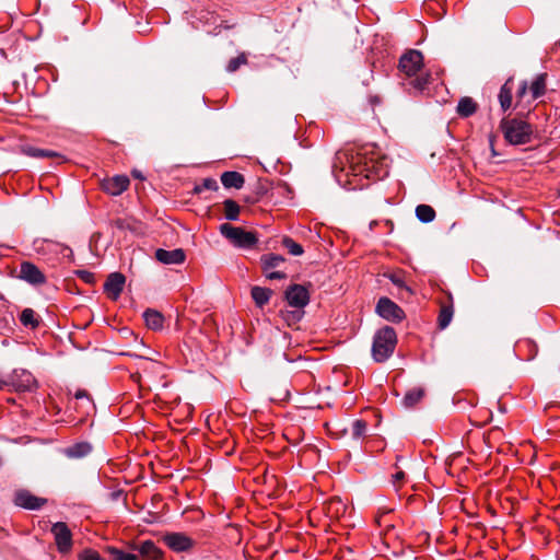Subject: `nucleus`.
I'll use <instances>...</instances> for the list:
<instances>
[{
	"mask_svg": "<svg viewBox=\"0 0 560 560\" xmlns=\"http://www.w3.org/2000/svg\"><path fill=\"white\" fill-rule=\"evenodd\" d=\"M397 337L394 328L386 326L376 331L373 346L372 357L376 362L386 361L394 352Z\"/></svg>",
	"mask_w": 560,
	"mask_h": 560,
	"instance_id": "4",
	"label": "nucleus"
},
{
	"mask_svg": "<svg viewBox=\"0 0 560 560\" xmlns=\"http://www.w3.org/2000/svg\"><path fill=\"white\" fill-rule=\"evenodd\" d=\"M77 399H81L83 397H88L86 393L84 390H78L74 395Z\"/></svg>",
	"mask_w": 560,
	"mask_h": 560,
	"instance_id": "44",
	"label": "nucleus"
},
{
	"mask_svg": "<svg viewBox=\"0 0 560 560\" xmlns=\"http://www.w3.org/2000/svg\"><path fill=\"white\" fill-rule=\"evenodd\" d=\"M132 175L136 177V178H139V179H143L144 177L142 176L141 172L135 170L132 171Z\"/></svg>",
	"mask_w": 560,
	"mask_h": 560,
	"instance_id": "45",
	"label": "nucleus"
},
{
	"mask_svg": "<svg viewBox=\"0 0 560 560\" xmlns=\"http://www.w3.org/2000/svg\"><path fill=\"white\" fill-rule=\"evenodd\" d=\"M546 74H539L532 83L530 91L533 98L536 100L545 93Z\"/></svg>",
	"mask_w": 560,
	"mask_h": 560,
	"instance_id": "28",
	"label": "nucleus"
},
{
	"mask_svg": "<svg viewBox=\"0 0 560 560\" xmlns=\"http://www.w3.org/2000/svg\"><path fill=\"white\" fill-rule=\"evenodd\" d=\"M283 261H284V258L280 255L270 254V255H264L261 257V264H262V268H264L265 272L269 271L270 269L277 268Z\"/></svg>",
	"mask_w": 560,
	"mask_h": 560,
	"instance_id": "26",
	"label": "nucleus"
},
{
	"mask_svg": "<svg viewBox=\"0 0 560 560\" xmlns=\"http://www.w3.org/2000/svg\"><path fill=\"white\" fill-rule=\"evenodd\" d=\"M155 258L164 265H179L185 261L186 255L184 250L180 248H176L173 250L159 248L155 252Z\"/></svg>",
	"mask_w": 560,
	"mask_h": 560,
	"instance_id": "13",
	"label": "nucleus"
},
{
	"mask_svg": "<svg viewBox=\"0 0 560 560\" xmlns=\"http://www.w3.org/2000/svg\"><path fill=\"white\" fill-rule=\"evenodd\" d=\"M266 276L270 280L284 279L285 278V273L281 272V271H270V272L267 271Z\"/></svg>",
	"mask_w": 560,
	"mask_h": 560,
	"instance_id": "38",
	"label": "nucleus"
},
{
	"mask_svg": "<svg viewBox=\"0 0 560 560\" xmlns=\"http://www.w3.org/2000/svg\"><path fill=\"white\" fill-rule=\"evenodd\" d=\"M349 170L353 176L363 175L368 179H382L389 173V161L375 150H365L351 158Z\"/></svg>",
	"mask_w": 560,
	"mask_h": 560,
	"instance_id": "1",
	"label": "nucleus"
},
{
	"mask_svg": "<svg viewBox=\"0 0 560 560\" xmlns=\"http://www.w3.org/2000/svg\"><path fill=\"white\" fill-rule=\"evenodd\" d=\"M285 299L290 306L303 308L310 302V294L305 287L293 284L287 289Z\"/></svg>",
	"mask_w": 560,
	"mask_h": 560,
	"instance_id": "10",
	"label": "nucleus"
},
{
	"mask_svg": "<svg viewBox=\"0 0 560 560\" xmlns=\"http://www.w3.org/2000/svg\"><path fill=\"white\" fill-rule=\"evenodd\" d=\"M423 67V56L419 50L411 49L404 54L399 59V69L407 77H416L411 84L418 91H424L430 82L431 75L429 73L418 72Z\"/></svg>",
	"mask_w": 560,
	"mask_h": 560,
	"instance_id": "2",
	"label": "nucleus"
},
{
	"mask_svg": "<svg viewBox=\"0 0 560 560\" xmlns=\"http://www.w3.org/2000/svg\"><path fill=\"white\" fill-rule=\"evenodd\" d=\"M3 384L16 392H31L36 387V380L31 372L20 369L14 370Z\"/></svg>",
	"mask_w": 560,
	"mask_h": 560,
	"instance_id": "6",
	"label": "nucleus"
},
{
	"mask_svg": "<svg viewBox=\"0 0 560 560\" xmlns=\"http://www.w3.org/2000/svg\"><path fill=\"white\" fill-rule=\"evenodd\" d=\"M377 314L390 322H399L404 318L402 310L387 298H381L376 305Z\"/></svg>",
	"mask_w": 560,
	"mask_h": 560,
	"instance_id": "8",
	"label": "nucleus"
},
{
	"mask_svg": "<svg viewBox=\"0 0 560 560\" xmlns=\"http://www.w3.org/2000/svg\"><path fill=\"white\" fill-rule=\"evenodd\" d=\"M389 278H390V280H392V282H393L394 284H396L397 287L402 288V289H405V290L409 291V289H408L407 287H405V285H404V282H402V280H401V278H400V277H398V276H396V275H392Z\"/></svg>",
	"mask_w": 560,
	"mask_h": 560,
	"instance_id": "39",
	"label": "nucleus"
},
{
	"mask_svg": "<svg viewBox=\"0 0 560 560\" xmlns=\"http://www.w3.org/2000/svg\"><path fill=\"white\" fill-rule=\"evenodd\" d=\"M217 183L212 179H206L203 182V186L207 188V189H213L215 187Z\"/></svg>",
	"mask_w": 560,
	"mask_h": 560,
	"instance_id": "41",
	"label": "nucleus"
},
{
	"mask_svg": "<svg viewBox=\"0 0 560 560\" xmlns=\"http://www.w3.org/2000/svg\"><path fill=\"white\" fill-rule=\"evenodd\" d=\"M366 431V422L363 420H354L351 422L350 432L353 439H360Z\"/></svg>",
	"mask_w": 560,
	"mask_h": 560,
	"instance_id": "31",
	"label": "nucleus"
},
{
	"mask_svg": "<svg viewBox=\"0 0 560 560\" xmlns=\"http://www.w3.org/2000/svg\"><path fill=\"white\" fill-rule=\"evenodd\" d=\"M143 317L145 320V325L149 328H151L153 330H158V329L162 328L164 319H163V316L159 312L148 310L144 312Z\"/></svg>",
	"mask_w": 560,
	"mask_h": 560,
	"instance_id": "21",
	"label": "nucleus"
},
{
	"mask_svg": "<svg viewBox=\"0 0 560 560\" xmlns=\"http://www.w3.org/2000/svg\"><path fill=\"white\" fill-rule=\"evenodd\" d=\"M220 232L234 247L241 249H253L258 243V236L255 232L229 223L221 224Z\"/></svg>",
	"mask_w": 560,
	"mask_h": 560,
	"instance_id": "5",
	"label": "nucleus"
},
{
	"mask_svg": "<svg viewBox=\"0 0 560 560\" xmlns=\"http://www.w3.org/2000/svg\"><path fill=\"white\" fill-rule=\"evenodd\" d=\"M104 189L113 195L118 196L122 194L129 186V179L127 176L117 175L104 183Z\"/></svg>",
	"mask_w": 560,
	"mask_h": 560,
	"instance_id": "15",
	"label": "nucleus"
},
{
	"mask_svg": "<svg viewBox=\"0 0 560 560\" xmlns=\"http://www.w3.org/2000/svg\"><path fill=\"white\" fill-rule=\"evenodd\" d=\"M526 91H527V83L525 81H523L518 88L517 97L522 98L526 94Z\"/></svg>",
	"mask_w": 560,
	"mask_h": 560,
	"instance_id": "40",
	"label": "nucleus"
},
{
	"mask_svg": "<svg viewBox=\"0 0 560 560\" xmlns=\"http://www.w3.org/2000/svg\"><path fill=\"white\" fill-rule=\"evenodd\" d=\"M453 314L454 311L452 305L442 306L438 318L439 327L441 329H445L451 324Z\"/></svg>",
	"mask_w": 560,
	"mask_h": 560,
	"instance_id": "27",
	"label": "nucleus"
},
{
	"mask_svg": "<svg viewBox=\"0 0 560 560\" xmlns=\"http://www.w3.org/2000/svg\"><path fill=\"white\" fill-rule=\"evenodd\" d=\"M221 182L225 188L240 189L244 185V177L237 172H224Z\"/></svg>",
	"mask_w": 560,
	"mask_h": 560,
	"instance_id": "18",
	"label": "nucleus"
},
{
	"mask_svg": "<svg viewBox=\"0 0 560 560\" xmlns=\"http://www.w3.org/2000/svg\"><path fill=\"white\" fill-rule=\"evenodd\" d=\"M80 560H104L100 553L92 549H85L80 553Z\"/></svg>",
	"mask_w": 560,
	"mask_h": 560,
	"instance_id": "35",
	"label": "nucleus"
},
{
	"mask_svg": "<svg viewBox=\"0 0 560 560\" xmlns=\"http://www.w3.org/2000/svg\"><path fill=\"white\" fill-rule=\"evenodd\" d=\"M108 552L113 560H137V556L133 553H127L118 548L109 547Z\"/></svg>",
	"mask_w": 560,
	"mask_h": 560,
	"instance_id": "33",
	"label": "nucleus"
},
{
	"mask_svg": "<svg viewBox=\"0 0 560 560\" xmlns=\"http://www.w3.org/2000/svg\"><path fill=\"white\" fill-rule=\"evenodd\" d=\"M224 206V215L230 221H235L240 214V206L231 199H228L223 203Z\"/></svg>",
	"mask_w": 560,
	"mask_h": 560,
	"instance_id": "29",
	"label": "nucleus"
},
{
	"mask_svg": "<svg viewBox=\"0 0 560 560\" xmlns=\"http://www.w3.org/2000/svg\"><path fill=\"white\" fill-rule=\"evenodd\" d=\"M19 278L32 285H40L46 282L45 275L31 261L21 262Z\"/></svg>",
	"mask_w": 560,
	"mask_h": 560,
	"instance_id": "9",
	"label": "nucleus"
},
{
	"mask_svg": "<svg viewBox=\"0 0 560 560\" xmlns=\"http://www.w3.org/2000/svg\"><path fill=\"white\" fill-rule=\"evenodd\" d=\"M416 215L417 218L423 222L429 223L432 222L435 218V211L431 206L428 205H419L416 208Z\"/></svg>",
	"mask_w": 560,
	"mask_h": 560,
	"instance_id": "24",
	"label": "nucleus"
},
{
	"mask_svg": "<svg viewBox=\"0 0 560 560\" xmlns=\"http://www.w3.org/2000/svg\"><path fill=\"white\" fill-rule=\"evenodd\" d=\"M51 533L59 552L66 553L72 548V534L66 523L58 522L54 524Z\"/></svg>",
	"mask_w": 560,
	"mask_h": 560,
	"instance_id": "7",
	"label": "nucleus"
},
{
	"mask_svg": "<svg viewBox=\"0 0 560 560\" xmlns=\"http://www.w3.org/2000/svg\"><path fill=\"white\" fill-rule=\"evenodd\" d=\"M500 128L504 139L513 145L526 144L530 141L533 129L532 126L524 120L503 118Z\"/></svg>",
	"mask_w": 560,
	"mask_h": 560,
	"instance_id": "3",
	"label": "nucleus"
},
{
	"mask_svg": "<svg viewBox=\"0 0 560 560\" xmlns=\"http://www.w3.org/2000/svg\"><path fill=\"white\" fill-rule=\"evenodd\" d=\"M271 293V290L261 287H254L252 289V298L255 301V303L260 307L268 303Z\"/></svg>",
	"mask_w": 560,
	"mask_h": 560,
	"instance_id": "23",
	"label": "nucleus"
},
{
	"mask_svg": "<svg viewBox=\"0 0 560 560\" xmlns=\"http://www.w3.org/2000/svg\"><path fill=\"white\" fill-rule=\"evenodd\" d=\"M23 154L35 158V159H45V158H57L59 154L52 150L39 149L33 145H23L21 148Z\"/></svg>",
	"mask_w": 560,
	"mask_h": 560,
	"instance_id": "17",
	"label": "nucleus"
},
{
	"mask_svg": "<svg viewBox=\"0 0 560 560\" xmlns=\"http://www.w3.org/2000/svg\"><path fill=\"white\" fill-rule=\"evenodd\" d=\"M92 451V446L88 442H79L71 446L62 448V454L68 458L78 459L85 457Z\"/></svg>",
	"mask_w": 560,
	"mask_h": 560,
	"instance_id": "16",
	"label": "nucleus"
},
{
	"mask_svg": "<svg viewBox=\"0 0 560 560\" xmlns=\"http://www.w3.org/2000/svg\"><path fill=\"white\" fill-rule=\"evenodd\" d=\"M511 80H508L501 88L499 93V102L503 110H508L512 105V88Z\"/></svg>",
	"mask_w": 560,
	"mask_h": 560,
	"instance_id": "22",
	"label": "nucleus"
},
{
	"mask_svg": "<svg viewBox=\"0 0 560 560\" xmlns=\"http://www.w3.org/2000/svg\"><path fill=\"white\" fill-rule=\"evenodd\" d=\"M477 110L476 102L468 96L462 97L457 105V114L460 117H469Z\"/></svg>",
	"mask_w": 560,
	"mask_h": 560,
	"instance_id": "19",
	"label": "nucleus"
},
{
	"mask_svg": "<svg viewBox=\"0 0 560 560\" xmlns=\"http://www.w3.org/2000/svg\"><path fill=\"white\" fill-rule=\"evenodd\" d=\"M77 275L85 282H92L94 280V275L86 270H78Z\"/></svg>",
	"mask_w": 560,
	"mask_h": 560,
	"instance_id": "37",
	"label": "nucleus"
},
{
	"mask_svg": "<svg viewBox=\"0 0 560 560\" xmlns=\"http://www.w3.org/2000/svg\"><path fill=\"white\" fill-rule=\"evenodd\" d=\"M246 62H247V58H246V55L243 52V54L238 55L236 58H233L229 61V63L226 66V70L229 72H234L240 68V66L245 65Z\"/></svg>",
	"mask_w": 560,
	"mask_h": 560,
	"instance_id": "34",
	"label": "nucleus"
},
{
	"mask_svg": "<svg viewBox=\"0 0 560 560\" xmlns=\"http://www.w3.org/2000/svg\"><path fill=\"white\" fill-rule=\"evenodd\" d=\"M343 160H346V161H348V162H349V158H348V155H347L346 153L338 152V153L336 154V161H335V163H334V165H332V172H334V174H335V176H336V178H337V180H338L339 183H340V180H341V179H340L339 175L337 174V167H338V163H342V162H343Z\"/></svg>",
	"mask_w": 560,
	"mask_h": 560,
	"instance_id": "36",
	"label": "nucleus"
},
{
	"mask_svg": "<svg viewBox=\"0 0 560 560\" xmlns=\"http://www.w3.org/2000/svg\"><path fill=\"white\" fill-rule=\"evenodd\" d=\"M167 547L176 552L187 551L194 546V540L183 533H172L164 536Z\"/></svg>",
	"mask_w": 560,
	"mask_h": 560,
	"instance_id": "12",
	"label": "nucleus"
},
{
	"mask_svg": "<svg viewBox=\"0 0 560 560\" xmlns=\"http://www.w3.org/2000/svg\"><path fill=\"white\" fill-rule=\"evenodd\" d=\"M61 253L65 257H68V258L72 257V250L69 247H65Z\"/></svg>",
	"mask_w": 560,
	"mask_h": 560,
	"instance_id": "43",
	"label": "nucleus"
},
{
	"mask_svg": "<svg viewBox=\"0 0 560 560\" xmlns=\"http://www.w3.org/2000/svg\"><path fill=\"white\" fill-rule=\"evenodd\" d=\"M125 285V277L119 272L110 273L104 284V289L110 299L117 300L122 292Z\"/></svg>",
	"mask_w": 560,
	"mask_h": 560,
	"instance_id": "14",
	"label": "nucleus"
},
{
	"mask_svg": "<svg viewBox=\"0 0 560 560\" xmlns=\"http://www.w3.org/2000/svg\"><path fill=\"white\" fill-rule=\"evenodd\" d=\"M133 549L138 550L142 556L149 559H158L161 555L160 549L152 540H145L141 545L133 547Z\"/></svg>",
	"mask_w": 560,
	"mask_h": 560,
	"instance_id": "20",
	"label": "nucleus"
},
{
	"mask_svg": "<svg viewBox=\"0 0 560 560\" xmlns=\"http://www.w3.org/2000/svg\"><path fill=\"white\" fill-rule=\"evenodd\" d=\"M282 244L288 249V252L293 256H300L303 254L302 246L290 237H284Z\"/></svg>",
	"mask_w": 560,
	"mask_h": 560,
	"instance_id": "32",
	"label": "nucleus"
},
{
	"mask_svg": "<svg viewBox=\"0 0 560 560\" xmlns=\"http://www.w3.org/2000/svg\"><path fill=\"white\" fill-rule=\"evenodd\" d=\"M14 503L26 510H39L46 503V499L36 497L27 490H19L14 495Z\"/></svg>",
	"mask_w": 560,
	"mask_h": 560,
	"instance_id": "11",
	"label": "nucleus"
},
{
	"mask_svg": "<svg viewBox=\"0 0 560 560\" xmlns=\"http://www.w3.org/2000/svg\"><path fill=\"white\" fill-rule=\"evenodd\" d=\"M423 395H424V390L422 388H413L405 395L404 405L406 407H412L421 400Z\"/></svg>",
	"mask_w": 560,
	"mask_h": 560,
	"instance_id": "30",
	"label": "nucleus"
},
{
	"mask_svg": "<svg viewBox=\"0 0 560 560\" xmlns=\"http://www.w3.org/2000/svg\"><path fill=\"white\" fill-rule=\"evenodd\" d=\"M20 320L25 327L36 328L39 325L38 317L32 308H25L22 311Z\"/></svg>",
	"mask_w": 560,
	"mask_h": 560,
	"instance_id": "25",
	"label": "nucleus"
},
{
	"mask_svg": "<svg viewBox=\"0 0 560 560\" xmlns=\"http://www.w3.org/2000/svg\"><path fill=\"white\" fill-rule=\"evenodd\" d=\"M394 483H397L399 482L400 480H402L405 478V474L404 471H397L394 476Z\"/></svg>",
	"mask_w": 560,
	"mask_h": 560,
	"instance_id": "42",
	"label": "nucleus"
}]
</instances>
